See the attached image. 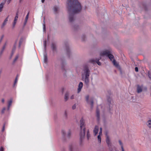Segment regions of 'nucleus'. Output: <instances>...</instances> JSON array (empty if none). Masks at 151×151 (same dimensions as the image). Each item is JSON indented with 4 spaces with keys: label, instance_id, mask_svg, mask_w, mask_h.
Segmentation results:
<instances>
[{
    "label": "nucleus",
    "instance_id": "39",
    "mask_svg": "<svg viewBox=\"0 0 151 151\" xmlns=\"http://www.w3.org/2000/svg\"><path fill=\"white\" fill-rule=\"evenodd\" d=\"M1 101L2 102V103H4V99H1Z\"/></svg>",
    "mask_w": 151,
    "mask_h": 151
},
{
    "label": "nucleus",
    "instance_id": "43",
    "mask_svg": "<svg viewBox=\"0 0 151 151\" xmlns=\"http://www.w3.org/2000/svg\"><path fill=\"white\" fill-rule=\"evenodd\" d=\"M45 0H41V1L42 3H43L44 2Z\"/></svg>",
    "mask_w": 151,
    "mask_h": 151
},
{
    "label": "nucleus",
    "instance_id": "38",
    "mask_svg": "<svg viewBox=\"0 0 151 151\" xmlns=\"http://www.w3.org/2000/svg\"><path fill=\"white\" fill-rule=\"evenodd\" d=\"M62 133L63 134H66V132L64 130H62Z\"/></svg>",
    "mask_w": 151,
    "mask_h": 151
},
{
    "label": "nucleus",
    "instance_id": "11",
    "mask_svg": "<svg viewBox=\"0 0 151 151\" xmlns=\"http://www.w3.org/2000/svg\"><path fill=\"white\" fill-rule=\"evenodd\" d=\"M12 99H11L9 101H8V110H9L10 108V107L11 105H12Z\"/></svg>",
    "mask_w": 151,
    "mask_h": 151
},
{
    "label": "nucleus",
    "instance_id": "12",
    "mask_svg": "<svg viewBox=\"0 0 151 151\" xmlns=\"http://www.w3.org/2000/svg\"><path fill=\"white\" fill-rule=\"evenodd\" d=\"M69 94L68 93H66L65 94V101H67L69 98Z\"/></svg>",
    "mask_w": 151,
    "mask_h": 151
},
{
    "label": "nucleus",
    "instance_id": "44",
    "mask_svg": "<svg viewBox=\"0 0 151 151\" xmlns=\"http://www.w3.org/2000/svg\"><path fill=\"white\" fill-rule=\"evenodd\" d=\"M122 151H124L123 147L122 148Z\"/></svg>",
    "mask_w": 151,
    "mask_h": 151
},
{
    "label": "nucleus",
    "instance_id": "6",
    "mask_svg": "<svg viewBox=\"0 0 151 151\" xmlns=\"http://www.w3.org/2000/svg\"><path fill=\"white\" fill-rule=\"evenodd\" d=\"M99 128L97 126H96L93 129V132L94 136H96L98 133L99 131Z\"/></svg>",
    "mask_w": 151,
    "mask_h": 151
},
{
    "label": "nucleus",
    "instance_id": "22",
    "mask_svg": "<svg viewBox=\"0 0 151 151\" xmlns=\"http://www.w3.org/2000/svg\"><path fill=\"white\" fill-rule=\"evenodd\" d=\"M18 81V77H17L15 78V82L14 83V85H15L17 83Z\"/></svg>",
    "mask_w": 151,
    "mask_h": 151
},
{
    "label": "nucleus",
    "instance_id": "40",
    "mask_svg": "<svg viewBox=\"0 0 151 151\" xmlns=\"http://www.w3.org/2000/svg\"><path fill=\"white\" fill-rule=\"evenodd\" d=\"M43 30L45 31V26H43Z\"/></svg>",
    "mask_w": 151,
    "mask_h": 151
},
{
    "label": "nucleus",
    "instance_id": "9",
    "mask_svg": "<svg viewBox=\"0 0 151 151\" xmlns=\"http://www.w3.org/2000/svg\"><path fill=\"white\" fill-rule=\"evenodd\" d=\"M146 125L150 129H151V120H148L147 121Z\"/></svg>",
    "mask_w": 151,
    "mask_h": 151
},
{
    "label": "nucleus",
    "instance_id": "46",
    "mask_svg": "<svg viewBox=\"0 0 151 151\" xmlns=\"http://www.w3.org/2000/svg\"><path fill=\"white\" fill-rule=\"evenodd\" d=\"M101 57H100V58H99V59H101Z\"/></svg>",
    "mask_w": 151,
    "mask_h": 151
},
{
    "label": "nucleus",
    "instance_id": "30",
    "mask_svg": "<svg viewBox=\"0 0 151 151\" xmlns=\"http://www.w3.org/2000/svg\"><path fill=\"white\" fill-rule=\"evenodd\" d=\"M18 57H19L18 55H17L16 56L15 58V59L14 60V62H15L18 59Z\"/></svg>",
    "mask_w": 151,
    "mask_h": 151
},
{
    "label": "nucleus",
    "instance_id": "31",
    "mask_svg": "<svg viewBox=\"0 0 151 151\" xmlns=\"http://www.w3.org/2000/svg\"><path fill=\"white\" fill-rule=\"evenodd\" d=\"M5 108H3L2 110V111H1V113H2V114H3L4 113V111H5Z\"/></svg>",
    "mask_w": 151,
    "mask_h": 151
},
{
    "label": "nucleus",
    "instance_id": "34",
    "mask_svg": "<svg viewBox=\"0 0 151 151\" xmlns=\"http://www.w3.org/2000/svg\"><path fill=\"white\" fill-rule=\"evenodd\" d=\"M76 105L74 104V105L73 106H72V109H76Z\"/></svg>",
    "mask_w": 151,
    "mask_h": 151
},
{
    "label": "nucleus",
    "instance_id": "42",
    "mask_svg": "<svg viewBox=\"0 0 151 151\" xmlns=\"http://www.w3.org/2000/svg\"><path fill=\"white\" fill-rule=\"evenodd\" d=\"M91 60V62H94L95 61V60L93 59H92Z\"/></svg>",
    "mask_w": 151,
    "mask_h": 151
},
{
    "label": "nucleus",
    "instance_id": "18",
    "mask_svg": "<svg viewBox=\"0 0 151 151\" xmlns=\"http://www.w3.org/2000/svg\"><path fill=\"white\" fill-rule=\"evenodd\" d=\"M119 142L120 145L121 147V148H123V143H122V142H121V140H119Z\"/></svg>",
    "mask_w": 151,
    "mask_h": 151
},
{
    "label": "nucleus",
    "instance_id": "8",
    "mask_svg": "<svg viewBox=\"0 0 151 151\" xmlns=\"http://www.w3.org/2000/svg\"><path fill=\"white\" fill-rule=\"evenodd\" d=\"M142 86L137 85V91L138 93H140L142 90Z\"/></svg>",
    "mask_w": 151,
    "mask_h": 151
},
{
    "label": "nucleus",
    "instance_id": "15",
    "mask_svg": "<svg viewBox=\"0 0 151 151\" xmlns=\"http://www.w3.org/2000/svg\"><path fill=\"white\" fill-rule=\"evenodd\" d=\"M47 57L45 55L44 56V62L45 63H47Z\"/></svg>",
    "mask_w": 151,
    "mask_h": 151
},
{
    "label": "nucleus",
    "instance_id": "17",
    "mask_svg": "<svg viewBox=\"0 0 151 151\" xmlns=\"http://www.w3.org/2000/svg\"><path fill=\"white\" fill-rule=\"evenodd\" d=\"M17 21L14 20L12 24L13 28H14L15 27L16 24L17 23Z\"/></svg>",
    "mask_w": 151,
    "mask_h": 151
},
{
    "label": "nucleus",
    "instance_id": "19",
    "mask_svg": "<svg viewBox=\"0 0 151 151\" xmlns=\"http://www.w3.org/2000/svg\"><path fill=\"white\" fill-rule=\"evenodd\" d=\"M85 98H86V100L87 102L88 103H89L88 102V100H89V96L88 95H87L86 96Z\"/></svg>",
    "mask_w": 151,
    "mask_h": 151
},
{
    "label": "nucleus",
    "instance_id": "41",
    "mask_svg": "<svg viewBox=\"0 0 151 151\" xmlns=\"http://www.w3.org/2000/svg\"><path fill=\"white\" fill-rule=\"evenodd\" d=\"M3 147H1L0 149V151H3Z\"/></svg>",
    "mask_w": 151,
    "mask_h": 151
},
{
    "label": "nucleus",
    "instance_id": "26",
    "mask_svg": "<svg viewBox=\"0 0 151 151\" xmlns=\"http://www.w3.org/2000/svg\"><path fill=\"white\" fill-rule=\"evenodd\" d=\"M58 9V7H55L54 8V10L55 12L57 11Z\"/></svg>",
    "mask_w": 151,
    "mask_h": 151
},
{
    "label": "nucleus",
    "instance_id": "32",
    "mask_svg": "<svg viewBox=\"0 0 151 151\" xmlns=\"http://www.w3.org/2000/svg\"><path fill=\"white\" fill-rule=\"evenodd\" d=\"M96 116L98 118H99V112L97 111L96 112Z\"/></svg>",
    "mask_w": 151,
    "mask_h": 151
},
{
    "label": "nucleus",
    "instance_id": "28",
    "mask_svg": "<svg viewBox=\"0 0 151 151\" xmlns=\"http://www.w3.org/2000/svg\"><path fill=\"white\" fill-rule=\"evenodd\" d=\"M53 50H54L55 47V45L54 44H52L51 46Z\"/></svg>",
    "mask_w": 151,
    "mask_h": 151
},
{
    "label": "nucleus",
    "instance_id": "14",
    "mask_svg": "<svg viewBox=\"0 0 151 151\" xmlns=\"http://www.w3.org/2000/svg\"><path fill=\"white\" fill-rule=\"evenodd\" d=\"M4 5V4L3 3H1L0 4V12L2 11Z\"/></svg>",
    "mask_w": 151,
    "mask_h": 151
},
{
    "label": "nucleus",
    "instance_id": "23",
    "mask_svg": "<svg viewBox=\"0 0 151 151\" xmlns=\"http://www.w3.org/2000/svg\"><path fill=\"white\" fill-rule=\"evenodd\" d=\"M99 134L101 135H102V129L101 128H100V130Z\"/></svg>",
    "mask_w": 151,
    "mask_h": 151
},
{
    "label": "nucleus",
    "instance_id": "5",
    "mask_svg": "<svg viewBox=\"0 0 151 151\" xmlns=\"http://www.w3.org/2000/svg\"><path fill=\"white\" fill-rule=\"evenodd\" d=\"M106 142L108 146H111V142L110 141V139L109 136L107 134H106Z\"/></svg>",
    "mask_w": 151,
    "mask_h": 151
},
{
    "label": "nucleus",
    "instance_id": "24",
    "mask_svg": "<svg viewBox=\"0 0 151 151\" xmlns=\"http://www.w3.org/2000/svg\"><path fill=\"white\" fill-rule=\"evenodd\" d=\"M96 62L99 65H101V63L99 61V60H96Z\"/></svg>",
    "mask_w": 151,
    "mask_h": 151
},
{
    "label": "nucleus",
    "instance_id": "10",
    "mask_svg": "<svg viewBox=\"0 0 151 151\" xmlns=\"http://www.w3.org/2000/svg\"><path fill=\"white\" fill-rule=\"evenodd\" d=\"M9 17V16H8L5 19V20H4V22H3L2 24V27H4V26L6 24V23L8 20Z\"/></svg>",
    "mask_w": 151,
    "mask_h": 151
},
{
    "label": "nucleus",
    "instance_id": "2",
    "mask_svg": "<svg viewBox=\"0 0 151 151\" xmlns=\"http://www.w3.org/2000/svg\"><path fill=\"white\" fill-rule=\"evenodd\" d=\"M101 57L106 56L108 57L111 61H112L114 65L118 68H119V66L114 59L113 56L111 53V52L108 50H105L101 51L100 53Z\"/></svg>",
    "mask_w": 151,
    "mask_h": 151
},
{
    "label": "nucleus",
    "instance_id": "36",
    "mask_svg": "<svg viewBox=\"0 0 151 151\" xmlns=\"http://www.w3.org/2000/svg\"><path fill=\"white\" fill-rule=\"evenodd\" d=\"M4 130H5V125H4L3 126L2 130V132H4Z\"/></svg>",
    "mask_w": 151,
    "mask_h": 151
},
{
    "label": "nucleus",
    "instance_id": "33",
    "mask_svg": "<svg viewBox=\"0 0 151 151\" xmlns=\"http://www.w3.org/2000/svg\"><path fill=\"white\" fill-rule=\"evenodd\" d=\"M42 24H43V26H45V18H44V20Z\"/></svg>",
    "mask_w": 151,
    "mask_h": 151
},
{
    "label": "nucleus",
    "instance_id": "3",
    "mask_svg": "<svg viewBox=\"0 0 151 151\" xmlns=\"http://www.w3.org/2000/svg\"><path fill=\"white\" fill-rule=\"evenodd\" d=\"M90 72L88 68H84L82 73V80L84 81L85 83L87 85L89 82V77L90 75Z\"/></svg>",
    "mask_w": 151,
    "mask_h": 151
},
{
    "label": "nucleus",
    "instance_id": "16",
    "mask_svg": "<svg viewBox=\"0 0 151 151\" xmlns=\"http://www.w3.org/2000/svg\"><path fill=\"white\" fill-rule=\"evenodd\" d=\"M18 14L17 13V14H16V16L14 18V20L15 21H17V20L18 19Z\"/></svg>",
    "mask_w": 151,
    "mask_h": 151
},
{
    "label": "nucleus",
    "instance_id": "13",
    "mask_svg": "<svg viewBox=\"0 0 151 151\" xmlns=\"http://www.w3.org/2000/svg\"><path fill=\"white\" fill-rule=\"evenodd\" d=\"M102 135L99 134L98 136L97 137V139L98 140V142L100 143H101V136Z\"/></svg>",
    "mask_w": 151,
    "mask_h": 151
},
{
    "label": "nucleus",
    "instance_id": "45",
    "mask_svg": "<svg viewBox=\"0 0 151 151\" xmlns=\"http://www.w3.org/2000/svg\"><path fill=\"white\" fill-rule=\"evenodd\" d=\"M27 22H26V21H25V22H24V24L25 25L26 24V23H27Z\"/></svg>",
    "mask_w": 151,
    "mask_h": 151
},
{
    "label": "nucleus",
    "instance_id": "1",
    "mask_svg": "<svg viewBox=\"0 0 151 151\" xmlns=\"http://www.w3.org/2000/svg\"><path fill=\"white\" fill-rule=\"evenodd\" d=\"M67 4L69 15V20L71 22L74 20L73 14L80 12L81 9V6L77 0H68Z\"/></svg>",
    "mask_w": 151,
    "mask_h": 151
},
{
    "label": "nucleus",
    "instance_id": "20",
    "mask_svg": "<svg viewBox=\"0 0 151 151\" xmlns=\"http://www.w3.org/2000/svg\"><path fill=\"white\" fill-rule=\"evenodd\" d=\"M87 137L88 139L90 137V134L88 132H88L87 133Z\"/></svg>",
    "mask_w": 151,
    "mask_h": 151
},
{
    "label": "nucleus",
    "instance_id": "25",
    "mask_svg": "<svg viewBox=\"0 0 151 151\" xmlns=\"http://www.w3.org/2000/svg\"><path fill=\"white\" fill-rule=\"evenodd\" d=\"M28 14H27L26 15L25 19V21H26V22H27L28 18Z\"/></svg>",
    "mask_w": 151,
    "mask_h": 151
},
{
    "label": "nucleus",
    "instance_id": "4",
    "mask_svg": "<svg viewBox=\"0 0 151 151\" xmlns=\"http://www.w3.org/2000/svg\"><path fill=\"white\" fill-rule=\"evenodd\" d=\"M80 128L81 129V132L80 133V137L81 138H83L85 135V128L84 126V122L83 119H81L80 121Z\"/></svg>",
    "mask_w": 151,
    "mask_h": 151
},
{
    "label": "nucleus",
    "instance_id": "21",
    "mask_svg": "<svg viewBox=\"0 0 151 151\" xmlns=\"http://www.w3.org/2000/svg\"><path fill=\"white\" fill-rule=\"evenodd\" d=\"M46 40H45L44 41V42H43V45H44V49H46Z\"/></svg>",
    "mask_w": 151,
    "mask_h": 151
},
{
    "label": "nucleus",
    "instance_id": "37",
    "mask_svg": "<svg viewBox=\"0 0 151 151\" xmlns=\"http://www.w3.org/2000/svg\"><path fill=\"white\" fill-rule=\"evenodd\" d=\"M90 104L91 105V106H92L93 105V101H91L90 103Z\"/></svg>",
    "mask_w": 151,
    "mask_h": 151
},
{
    "label": "nucleus",
    "instance_id": "29",
    "mask_svg": "<svg viewBox=\"0 0 151 151\" xmlns=\"http://www.w3.org/2000/svg\"><path fill=\"white\" fill-rule=\"evenodd\" d=\"M75 96L74 95H72L70 97V99H73L74 98Z\"/></svg>",
    "mask_w": 151,
    "mask_h": 151
},
{
    "label": "nucleus",
    "instance_id": "27",
    "mask_svg": "<svg viewBox=\"0 0 151 151\" xmlns=\"http://www.w3.org/2000/svg\"><path fill=\"white\" fill-rule=\"evenodd\" d=\"M71 134V132L70 131H69L68 132V133L67 134V136L68 137H69L70 135Z\"/></svg>",
    "mask_w": 151,
    "mask_h": 151
},
{
    "label": "nucleus",
    "instance_id": "35",
    "mask_svg": "<svg viewBox=\"0 0 151 151\" xmlns=\"http://www.w3.org/2000/svg\"><path fill=\"white\" fill-rule=\"evenodd\" d=\"M135 71L137 72H138V68L137 67H136L135 68Z\"/></svg>",
    "mask_w": 151,
    "mask_h": 151
},
{
    "label": "nucleus",
    "instance_id": "7",
    "mask_svg": "<svg viewBox=\"0 0 151 151\" xmlns=\"http://www.w3.org/2000/svg\"><path fill=\"white\" fill-rule=\"evenodd\" d=\"M83 86V83L82 82H80L78 85V93H79L81 90Z\"/></svg>",
    "mask_w": 151,
    "mask_h": 151
}]
</instances>
